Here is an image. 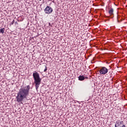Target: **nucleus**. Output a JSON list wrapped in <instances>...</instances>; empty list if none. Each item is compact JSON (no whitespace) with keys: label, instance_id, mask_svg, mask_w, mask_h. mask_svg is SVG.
<instances>
[{"label":"nucleus","instance_id":"nucleus-7","mask_svg":"<svg viewBox=\"0 0 127 127\" xmlns=\"http://www.w3.org/2000/svg\"><path fill=\"white\" fill-rule=\"evenodd\" d=\"M109 13L110 15H113V14H114V9H113V8H111L109 10Z\"/></svg>","mask_w":127,"mask_h":127},{"label":"nucleus","instance_id":"nucleus-12","mask_svg":"<svg viewBox=\"0 0 127 127\" xmlns=\"http://www.w3.org/2000/svg\"><path fill=\"white\" fill-rule=\"evenodd\" d=\"M49 25H50V26H51V23H49Z\"/></svg>","mask_w":127,"mask_h":127},{"label":"nucleus","instance_id":"nucleus-8","mask_svg":"<svg viewBox=\"0 0 127 127\" xmlns=\"http://www.w3.org/2000/svg\"><path fill=\"white\" fill-rule=\"evenodd\" d=\"M0 32L3 34L4 33V28L0 29Z\"/></svg>","mask_w":127,"mask_h":127},{"label":"nucleus","instance_id":"nucleus-11","mask_svg":"<svg viewBox=\"0 0 127 127\" xmlns=\"http://www.w3.org/2000/svg\"><path fill=\"white\" fill-rule=\"evenodd\" d=\"M115 127H119V126H118V125L117 124V123L115 124Z\"/></svg>","mask_w":127,"mask_h":127},{"label":"nucleus","instance_id":"nucleus-2","mask_svg":"<svg viewBox=\"0 0 127 127\" xmlns=\"http://www.w3.org/2000/svg\"><path fill=\"white\" fill-rule=\"evenodd\" d=\"M33 77L34 80V83L35 84V87L36 90L39 88V85H40L41 83V79L40 78V76H39V73L37 71H34L33 73Z\"/></svg>","mask_w":127,"mask_h":127},{"label":"nucleus","instance_id":"nucleus-4","mask_svg":"<svg viewBox=\"0 0 127 127\" xmlns=\"http://www.w3.org/2000/svg\"><path fill=\"white\" fill-rule=\"evenodd\" d=\"M53 11V9L51 6H47L45 9V12L48 14H50Z\"/></svg>","mask_w":127,"mask_h":127},{"label":"nucleus","instance_id":"nucleus-10","mask_svg":"<svg viewBox=\"0 0 127 127\" xmlns=\"http://www.w3.org/2000/svg\"><path fill=\"white\" fill-rule=\"evenodd\" d=\"M13 23H14V20H13L12 22H11V24H13Z\"/></svg>","mask_w":127,"mask_h":127},{"label":"nucleus","instance_id":"nucleus-6","mask_svg":"<svg viewBox=\"0 0 127 127\" xmlns=\"http://www.w3.org/2000/svg\"><path fill=\"white\" fill-rule=\"evenodd\" d=\"M78 80L79 81H84V80H85V77L83 75H80L78 77Z\"/></svg>","mask_w":127,"mask_h":127},{"label":"nucleus","instance_id":"nucleus-3","mask_svg":"<svg viewBox=\"0 0 127 127\" xmlns=\"http://www.w3.org/2000/svg\"><path fill=\"white\" fill-rule=\"evenodd\" d=\"M108 71L109 69L107 67L103 66L99 70V73L100 75H105V74L108 73Z\"/></svg>","mask_w":127,"mask_h":127},{"label":"nucleus","instance_id":"nucleus-13","mask_svg":"<svg viewBox=\"0 0 127 127\" xmlns=\"http://www.w3.org/2000/svg\"><path fill=\"white\" fill-rule=\"evenodd\" d=\"M15 23H17V22H15Z\"/></svg>","mask_w":127,"mask_h":127},{"label":"nucleus","instance_id":"nucleus-1","mask_svg":"<svg viewBox=\"0 0 127 127\" xmlns=\"http://www.w3.org/2000/svg\"><path fill=\"white\" fill-rule=\"evenodd\" d=\"M30 90V86L29 85H27L24 88L20 89L16 97L17 102H18V103H21L24 99H26L29 95Z\"/></svg>","mask_w":127,"mask_h":127},{"label":"nucleus","instance_id":"nucleus-5","mask_svg":"<svg viewBox=\"0 0 127 127\" xmlns=\"http://www.w3.org/2000/svg\"><path fill=\"white\" fill-rule=\"evenodd\" d=\"M116 123L117 124L118 127H120L121 125H124V121L118 120L116 122Z\"/></svg>","mask_w":127,"mask_h":127},{"label":"nucleus","instance_id":"nucleus-9","mask_svg":"<svg viewBox=\"0 0 127 127\" xmlns=\"http://www.w3.org/2000/svg\"><path fill=\"white\" fill-rule=\"evenodd\" d=\"M46 71H47V67L46 66L45 69H44V72H46Z\"/></svg>","mask_w":127,"mask_h":127}]
</instances>
